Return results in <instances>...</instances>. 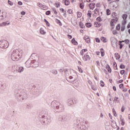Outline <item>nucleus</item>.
Returning a JSON list of instances; mask_svg holds the SVG:
<instances>
[{
  "label": "nucleus",
  "instance_id": "1",
  "mask_svg": "<svg viewBox=\"0 0 130 130\" xmlns=\"http://www.w3.org/2000/svg\"><path fill=\"white\" fill-rule=\"evenodd\" d=\"M15 96L18 101H22L23 100H26L28 98V95L26 91L23 88H17L15 90Z\"/></svg>",
  "mask_w": 130,
  "mask_h": 130
},
{
  "label": "nucleus",
  "instance_id": "2",
  "mask_svg": "<svg viewBox=\"0 0 130 130\" xmlns=\"http://www.w3.org/2000/svg\"><path fill=\"white\" fill-rule=\"evenodd\" d=\"M23 54H24V52L22 50L20 49H15L11 54V59L13 61H17V60L22 58Z\"/></svg>",
  "mask_w": 130,
  "mask_h": 130
},
{
  "label": "nucleus",
  "instance_id": "3",
  "mask_svg": "<svg viewBox=\"0 0 130 130\" xmlns=\"http://www.w3.org/2000/svg\"><path fill=\"white\" fill-rule=\"evenodd\" d=\"M40 115L41 116L40 121L42 124L45 125H47L50 123L51 120L50 119V117L44 111H42L40 113Z\"/></svg>",
  "mask_w": 130,
  "mask_h": 130
},
{
  "label": "nucleus",
  "instance_id": "4",
  "mask_svg": "<svg viewBox=\"0 0 130 130\" xmlns=\"http://www.w3.org/2000/svg\"><path fill=\"white\" fill-rule=\"evenodd\" d=\"M74 125L77 127V128L82 130H86L88 129V124L86 121H80V120H76L74 121Z\"/></svg>",
  "mask_w": 130,
  "mask_h": 130
},
{
  "label": "nucleus",
  "instance_id": "5",
  "mask_svg": "<svg viewBox=\"0 0 130 130\" xmlns=\"http://www.w3.org/2000/svg\"><path fill=\"white\" fill-rule=\"evenodd\" d=\"M0 47L1 48H8L9 47V42L6 40H2L0 41Z\"/></svg>",
  "mask_w": 130,
  "mask_h": 130
},
{
  "label": "nucleus",
  "instance_id": "6",
  "mask_svg": "<svg viewBox=\"0 0 130 130\" xmlns=\"http://www.w3.org/2000/svg\"><path fill=\"white\" fill-rule=\"evenodd\" d=\"M58 105H59V102L56 101H53L51 104V107L54 111H56Z\"/></svg>",
  "mask_w": 130,
  "mask_h": 130
},
{
  "label": "nucleus",
  "instance_id": "7",
  "mask_svg": "<svg viewBox=\"0 0 130 130\" xmlns=\"http://www.w3.org/2000/svg\"><path fill=\"white\" fill-rule=\"evenodd\" d=\"M63 110H64V106L59 103L58 108H57V110H56V112H62Z\"/></svg>",
  "mask_w": 130,
  "mask_h": 130
},
{
  "label": "nucleus",
  "instance_id": "8",
  "mask_svg": "<svg viewBox=\"0 0 130 130\" xmlns=\"http://www.w3.org/2000/svg\"><path fill=\"white\" fill-rule=\"evenodd\" d=\"M59 120L60 121H67L70 120V116L67 115H63L60 116Z\"/></svg>",
  "mask_w": 130,
  "mask_h": 130
},
{
  "label": "nucleus",
  "instance_id": "9",
  "mask_svg": "<svg viewBox=\"0 0 130 130\" xmlns=\"http://www.w3.org/2000/svg\"><path fill=\"white\" fill-rule=\"evenodd\" d=\"M32 62V60H30V59L27 60L25 63V67H26L27 68H31V67L33 68V64Z\"/></svg>",
  "mask_w": 130,
  "mask_h": 130
},
{
  "label": "nucleus",
  "instance_id": "10",
  "mask_svg": "<svg viewBox=\"0 0 130 130\" xmlns=\"http://www.w3.org/2000/svg\"><path fill=\"white\" fill-rule=\"evenodd\" d=\"M14 72H18V73H23L24 72V67L22 66H17L16 67V71H14Z\"/></svg>",
  "mask_w": 130,
  "mask_h": 130
},
{
  "label": "nucleus",
  "instance_id": "11",
  "mask_svg": "<svg viewBox=\"0 0 130 130\" xmlns=\"http://www.w3.org/2000/svg\"><path fill=\"white\" fill-rule=\"evenodd\" d=\"M32 60V68H37L38 67H39V62H38V61H36V60Z\"/></svg>",
  "mask_w": 130,
  "mask_h": 130
},
{
  "label": "nucleus",
  "instance_id": "12",
  "mask_svg": "<svg viewBox=\"0 0 130 130\" xmlns=\"http://www.w3.org/2000/svg\"><path fill=\"white\" fill-rule=\"evenodd\" d=\"M10 24V21H7L6 22H3L0 23V27H4V26H9Z\"/></svg>",
  "mask_w": 130,
  "mask_h": 130
},
{
  "label": "nucleus",
  "instance_id": "13",
  "mask_svg": "<svg viewBox=\"0 0 130 130\" xmlns=\"http://www.w3.org/2000/svg\"><path fill=\"white\" fill-rule=\"evenodd\" d=\"M38 6L39 8H41L42 10H46V9H47V7L46 6L43 5L41 3H38Z\"/></svg>",
  "mask_w": 130,
  "mask_h": 130
},
{
  "label": "nucleus",
  "instance_id": "14",
  "mask_svg": "<svg viewBox=\"0 0 130 130\" xmlns=\"http://www.w3.org/2000/svg\"><path fill=\"white\" fill-rule=\"evenodd\" d=\"M67 104L69 106H71V105H74V101L72 99H69L67 100Z\"/></svg>",
  "mask_w": 130,
  "mask_h": 130
},
{
  "label": "nucleus",
  "instance_id": "15",
  "mask_svg": "<svg viewBox=\"0 0 130 130\" xmlns=\"http://www.w3.org/2000/svg\"><path fill=\"white\" fill-rule=\"evenodd\" d=\"M83 39L85 40L87 43H90V42H91V40L90 39V38L88 36H85L83 38Z\"/></svg>",
  "mask_w": 130,
  "mask_h": 130
},
{
  "label": "nucleus",
  "instance_id": "16",
  "mask_svg": "<svg viewBox=\"0 0 130 130\" xmlns=\"http://www.w3.org/2000/svg\"><path fill=\"white\" fill-rule=\"evenodd\" d=\"M90 58H91L88 55H85L83 57V60H84V61H87V60H90Z\"/></svg>",
  "mask_w": 130,
  "mask_h": 130
},
{
  "label": "nucleus",
  "instance_id": "17",
  "mask_svg": "<svg viewBox=\"0 0 130 130\" xmlns=\"http://www.w3.org/2000/svg\"><path fill=\"white\" fill-rule=\"evenodd\" d=\"M70 72H71L70 70L67 69H64V73L66 77H68V76H70Z\"/></svg>",
  "mask_w": 130,
  "mask_h": 130
},
{
  "label": "nucleus",
  "instance_id": "18",
  "mask_svg": "<svg viewBox=\"0 0 130 130\" xmlns=\"http://www.w3.org/2000/svg\"><path fill=\"white\" fill-rule=\"evenodd\" d=\"M89 7L91 10H94L95 8V3L89 4Z\"/></svg>",
  "mask_w": 130,
  "mask_h": 130
},
{
  "label": "nucleus",
  "instance_id": "19",
  "mask_svg": "<svg viewBox=\"0 0 130 130\" xmlns=\"http://www.w3.org/2000/svg\"><path fill=\"white\" fill-rule=\"evenodd\" d=\"M1 16H3V19H5V18H7V16H8V14L6 12H3L2 14H1Z\"/></svg>",
  "mask_w": 130,
  "mask_h": 130
},
{
  "label": "nucleus",
  "instance_id": "20",
  "mask_svg": "<svg viewBox=\"0 0 130 130\" xmlns=\"http://www.w3.org/2000/svg\"><path fill=\"white\" fill-rule=\"evenodd\" d=\"M94 26H95V27H100V26H101V23H100V22H95Z\"/></svg>",
  "mask_w": 130,
  "mask_h": 130
},
{
  "label": "nucleus",
  "instance_id": "21",
  "mask_svg": "<svg viewBox=\"0 0 130 130\" xmlns=\"http://www.w3.org/2000/svg\"><path fill=\"white\" fill-rule=\"evenodd\" d=\"M88 50H87V49H84L81 50V51L80 52V54L81 55L83 56L84 55V53H85V52H86Z\"/></svg>",
  "mask_w": 130,
  "mask_h": 130
},
{
  "label": "nucleus",
  "instance_id": "22",
  "mask_svg": "<svg viewBox=\"0 0 130 130\" xmlns=\"http://www.w3.org/2000/svg\"><path fill=\"white\" fill-rule=\"evenodd\" d=\"M40 34H42V35H45V34H46V33L45 31H44V29H43V28H40Z\"/></svg>",
  "mask_w": 130,
  "mask_h": 130
},
{
  "label": "nucleus",
  "instance_id": "23",
  "mask_svg": "<svg viewBox=\"0 0 130 130\" xmlns=\"http://www.w3.org/2000/svg\"><path fill=\"white\" fill-rule=\"evenodd\" d=\"M115 56L116 57V59H119V58H120V55H119L118 53H115Z\"/></svg>",
  "mask_w": 130,
  "mask_h": 130
},
{
  "label": "nucleus",
  "instance_id": "24",
  "mask_svg": "<svg viewBox=\"0 0 130 130\" xmlns=\"http://www.w3.org/2000/svg\"><path fill=\"white\" fill-rule=\"evenodd\" d=\"M122 116H121V118H120V121L121 122V125H123L124 124H125V122H124V120L123 119H122Z\"/></svg>",
  "mask_w": 130,
  "mask_h": 130
},
{
  "label": "nucleus",
  "instance_id": "25",
  "mask_svg": "<svg viewBox=\"0 0 130 130\" xmlns=\"http://www.w3.org/2000/svg\"><path fill=\"white\" fill-rule=\"evenodd\" d=\"M72 43H73V44H74V45H78V42L76 41L75 39H73L72 40Z\"/></svg>",
  "mask_w": 130,
  "mask_h": 130
},
{
  "label": "nucleus",
  "instance_id": "26",
  "mask_svg": "<svg viewBox=\"0 0 130 130\" xmlns=\"http://www.w3.org/2000/svg\"><path fill=\"white\" fill-rule=\"evenodd\" d=\"M51 73L53 74V75H57V71L56 70H51Z\"/></svg>",
  "mask_w": 130,
  "mask_h": 130
},
{
  "label": "nucleus",
  "instance_id": "27",
  "mask_svg": "<svg viewBox=\"0 0 130 130\" xmlns=\"http://www.w3.org/2000/svg\"><path fill=\"white\" fill-rule=\"evenodd\" d=\"M115 103H118V102H119V100H118V97H115V98L114 99V101H113Z\"/></svg>",
  "mask_w": 130,
  "mask_h": 130
},
{
  "label": "nucleus",
  "instance_id": "28",
  "mask_svg": "<svg viewBox=\"0 0 130 130\" xmlns=\"http://www.w3.org/2000/svg\"><path fill=\"white\" fill-rule=\"evenodd\" d=\"M55 22L56 23H57V24H59V26H61V22H60V20L57 19H55Z\"/></svg>",
  "mask_w": 130,
  "mask_h": 130
},
{
  "label": "nucleus",
  "instance_id": "29",
  "mask_svg": "<svg viewBox=\"0 0 130 130\" xmlns=\"http://www.w3.org/2000/svg\"><path fill=\"white\" fill-rule=\"evenodd\" d=\"M122 17L123 20H126V19H127V15H126V14H123L122 15Z\"/></svg>",
  "mask_w": 130,
  "mask_h": 130
},
{
  "label": "nucleus",
  "instance_id": "30",
  "mask_svg": "<svg viewBox=\"0 0 130 130\" xmlns=\"http://www.w3.org/2000/svg\"><path fill=\"white\" fill-rule=\"evenodd\" d=\"M79 26L80 28H85V25H84V23H82L81 22H80Z\"/></svg>",
  "mask_w": 130,
  "mask_h": 130
},
{
  "label": "nucleus",
  "instance_id": "31",
  "mask_svg": "<svg viewBox=\"0 0 130 130\" xmlns=\"http://www.w3.org/2000/svg\"><path fill=\"white\" fill-rule=\"evenodd\" d=\"M85 26H86V27H87L88 28H90L92 26V24L90 23H86L85 24Z\"/></svg>",
  "mask_w": 130,
  "mask_h": 130
},
{
  "label": "nucleus",
  "instance_id": "32",
  "mask_svg": "<svg viewBox=\"0 0 130 130\" xmlns=\"http://www.w3.org/2000/svg\"><path fill=\"white\" fill-rule=\"evenodd\" d=\"M44 22L46 23V25L49 27V26H50V24L49 23V22H48V21H47V20L45 19H44Z\"/></svg>",
  "mask_w": 130,
  "mask_h": 130
},
{
  "label": "nucleus",
  "instance_id": "33",
  "mask_svg": "<svg viewBox=\"0 0 130 130\" xmlns=\"http://www.w3.org/2000/svg\"><path fill=\"white\" fill-rule=\"evenodd\" d=\"M82 17V13L80 12H77V17L81 18Z\"/></svg>",
  "mask_w": 130,
  "mask_h": 130
},
{
  "label": "nucleus",
  "instance_id": "34",
  "mask_svg": "<svg viewBox=\"0 0 130 130\" xmlns=\"http://www.w3.org/2000/svg\"><path fill=\"white\" fill-rule=\"evenodd\" d=\"M64 4H65V6H69V5H70V1L66 0L64 1Z\"/></svg>",
  "mask_w": 130,
  "mask_h": 130
},
{
  "label": "nucleus",
  "instance_id": "35",
  "mask_svg": "<svg viewBox=\"0 0 130 130\" xmlns=\"http://www.w3.org/2000/svg\"><path fill=\"white\" fill-rule=\"evenodd\" d=\"M101 40L103 41V42H106V38L102 37L101 38Z\"/></svg>",
  "mask_w": 130,
  "mask_h": 130
},
{
  "label": "nucleus",
  "instance_id": "36",
  "mask_svg": "<svg viewBox=\"0 0 130 130\" xmlns=\"http://www.w3.org/2000/svg\"><path fill=\"white\" fill-rule=\"evenodd\" d=\"M101 55L102 56H104L105 53H104V50H103V48L101 49Z\"/></svg>",
  "mask_w": 130,
  "mask_h": 130
},
{
  "label": "nucleus",
  "instance_id": "37",
  "mask_svg": "<svg viewBox=\"0 0 130 130\" xmlns=\"http://www.w3.org/2000/svg\"><path fill=\"white\" fill-rule=\"evenodd\" d=\"M122 42H125L126 44H128L129 43V40L128 39H126L124 41H122Z\"/></svg>",
  "mask_w": 130,
  "mask_h": 130
},
{
  "label": "nucleus",
  "instance_id": "38",
  "mask_svg": "<svg viewBox=\"0 0 130 130\" xmlns=\"http://www.w3.org/2000/svg\"><path fill=\"white\" fill-rule=\"evenodd\" d=\"M80 8L83 10L84 9V3H80Z\"/></svg>",
  "mask_w": 130,
  "mask_h": 130
},
{
  "label": "nucleus",
  "instance_id": "39",
  "mask_svg": "<svg viewBox=\"0 0 130 130\" xmlns=\"http://www.w3.org/2000/svg\"><path fill=\"white\" fill-rule=\"evenodd\" d=\"M107 69L109 73H111V68H110V67L109 66H108L107 67Z\"/></svg>",
  "mask_w": 130,
  "mask_h": 130
},
{
  "label": "nucleus",
  "instance_id": "40",
  "mask_svg": "<svg viewBox=\"0 0 130 130\" xmlns=\"http://www.w3.org/2000/svg\"><path fill=\"white\" fill-rule=\"evenodd\" d=\"M113 113L114 115V116L116 117L117 116V115L116 114V111H115V110L114 109H113Z\"/></svg>",
  "mask_w": 130,
  "mask_h": 130
},
{
  "label": "nucleus",
  "instance_id": "41",
  "mask_svg": "<svg viewBox=\"0 0 130 130\" xmlns=\"http://www.w3.org/2000/svg\"><path fill=\"white\" fill-rule=\"evenodd\" d=\"M116 30H117L118 31H119V30H120V25L118 24L116 27Z\"/></svg>",
  "mask_w": 130,
  "mask_h": 130
},
{
  "label": "nucleus",
  "instance_id": "42",
  "mask_svg": "<svg viewBox=\"0 0 130 130\" xmlns=\"http://www.w3.org/2000/svg\"><path fill=\"white\" fill-rule=\"evenodd\" d=\"M119 43V45H120V49H121V48H122V44H121V43H122V41H120Z\"/></svg>",
  "mask_w": 130,
  "mask_h": 130
},
{
  "label": "nucleus",
  "instance_id": "43",
  "mask_svg": "<svg viewBox=\"0 0 130 130\" xmlns=\"http://www.w3.org/2000/svg\"><path fill=\"white\" fill-rule=\"evenodd\" d=\"M122 24L123 26H125V24H126V20H123L122 21Z\"/></svg>",
  "mask_w": 130,
  "mask_h": 130
},
{
  "label": "nucleus",
  "instance_id": "44",
  "mask_svg": "<svg viewBox=\"0 0 130 130\" xmlns=\"http://www.w3.org/2000/svg\"><path fill=\"white\" fill-rule=\"evenodd\" d=\"M35 92H36L35 94H36V95H40V94H41V93L39 92V90H35Z\"/></svg>",
  "mask_w": 130,
  "mask_h": 130
},
{
  "label": "nucleus",
  "instance_id": "45",
  "mask_svg": "<svg viewBox=\"0 0 130 130\" xmlns=\"http://www.w3.org/2000/svg\"><path fill=\"white\" fill-rule=\"evenodd\" d=\"M125 29V25H123L121 27V31H123Z\"/></svg>",
  "mask_w": 130,
  "mask_h": 130
},
{
  "label": "nucleus",
  "instance_id": "46",
  "mask_svg": "<svg viewBox=\"0 0 130 130\" xmlns=\"http://www.w3.org/2000/svg\"><path fill=\"white\" fill-rule=\"evenodd\" d=\"M96 20L98 22H102V19L100 18V17H99L96 18Z\"/></svg>",
  "mask_w": 130,
  "mask_h": 130
},
{
  "label": "nucleus",
  "instance_id": "47",
  "mask_svg": "<svg viewBox=\"0 0 130 130\" xmlns=\"http://www.w3.org/2000/svg\"><path fill=\"white\" fill-rule=\"evenodd\" d=\"M91 88L92 89V90H94V91H96L97 90V87H96L94 85L91 86Z\"/></svg>",
  "mask_w": 130,
  "mask_h": 130
},
{
  "label": "nucleus",
  "instance_id": "48",
  "mask_svg": "<svg viewBox=\"0 0 130 130\" xmlns=\"http://www.w3.org/2000/svg\"><path fill=\"white\" fill-rule=\"evenodd\" d=\"M106 13H107V16H109V15H110V14H111L110 10L109 9H107Z\"/></svg>",
  "mask_w": 130,
  "mask_h": 130
},
{
  "label": "nucleus",
  "instance_id": "49",
  "mask_svg": "<svg viewBox=\"0 0 130 130\" xmlns=\"http://www.w3.org/2000/svg\"><path fill=\"white\" fill-rule=\"evenodd\" d=\"M8 3L9 4V5H10V6H13V5H14V3L13 2H12L11 1H10V0H9L8 1Z\"/></svg>",
  "mask_w": 130,
  "mask_h": 130
},
{
  "label": "nucleus",
  "instance_id": "50",
  "mask_svg": "<svg viewBox=\"0 0 130 130\" xmlns=\"http://www.w3.org/2000/svg\"><path fill=\"white\" fill-rule=\"evenodd\" d=\"M87 16H88V17H91V16H92V13H91V11H88V12L87 13Z\"/></svg>",
  "mask_w": 130,
  "mask_h": 130
},
{
  "label": "nucleus",
  "instance_id": "51",
  "mask_svg": "<svg viewBox=\"0 0 130 130\" xmlns=\"http://www.w3.org/2000/svg\"><path fill=\"white\" fill-rule=\"evenodd\" d=\"M100 85H101V87H104V82L103 81H101Z\"/></svg>",
  "mask_w": 130,
  "mask_h": 130
},
{
  "label": "nucleus",
  "instance_id": "52",
  "mask_svg": "<svg viewBox=\"0 0 130 130\" xmlns=\"http://www.w3.org/2000/svg\"><path fill=\"white\" fill-rule=\"evenodd\" d=\"M68 14H73V10L72 9H69L68 10Z\"/></svg>",
  "mask_w": 130,
  "mask_h": 130
},
{
  "label": "nucleus",
  "instance_id": "53",
  "mask_svg": "<svg viewBox=\"0 0 130 130\" xmlns=\"http://www.w3.org/2000/svg\"><path fill=\"white\" fill-rule=\"evenodd\" d=\"M120 69H125V66L123 64H121L120 66Z\"/></svg>",
  "mask_w": 130,
  "mask_h": 130
},
{
  "label": "nucleus",
  "instance_id": "54",
  "mask_svg": "<svg viewBox=\"0 0 130 130\" xmlns=\"http://www.w3.org/2000/svg\"><path fill=\"white\" fill-rule=\"evenodd\" d=\"M117 21V18L115 19H112L111 22H112L113 23H114V22H116Z\"/></svg>",
  "mask_w": 130,
  "mask_h": 130
},
{
  "label": "nucleus",
  "instance_id": "55",
  "mask_svg": "<svg viewBox=\"0 0 130 130\" xmlns=\"http://www.w3.org/2000/svg\"><path fill=\"white\" fill-rule=\"evenodd\" d=\"M124 110H125V109L124 108V107L122 106L121 109V111L122 112H124Z\"/></svg>",
  "mask_w": 130,
  "mask_h": 130
},
{
  "label": "nucleus",
  "instance_id": "56",
  "mask_svg": "<svg viewBox=\"0 0 130 130\" xmlns=\"http://www.w3.org/2000/svg\"><path fill=\"white\" fill-rule=\"evenodd\" d=\"M46 15H47V16H48V15H50V11H46Z\"/></svg>",
  "mask_w": 130,
  "mask_h": 130
},
{
  "label": "nucleus",
  "instance_id": "57",
  "mask_svg": "<svg viewBox=\"0 0 130 130\" xmlns=\"http://www.w3.org/2000/svg\"><path fill=\"white\" fill-rule=\"evenodd\" d=\"M119 88H120V89H122V88H123V84H122V83L120 84L119 85Z\"/></svg>",
  "mask_w": 130,
  "mask_h": 130
},
{
  "label": "nucleus",
  "instance_id": "58",
  "mask_svg": "<svg viewBox=\"0 0 130 130\" xmlns=\"http://www.w3.org/2000/svg\"><path fill=\"white\" fill-rule=\"evenodd\" d=\"M113 34L114 35H116V34H117V32L116 31V30H113Z\"/></svg>",
  "mask_w": 130,
  "mask_h": 130
},
{
  "label": "nucleus",
  "instance_id": "59",
  "mask_svg": "<svg viewBox=\"0 0 130 130\" xmlns=\"http://www.w3.org/2000/svg\"><path fill=\"white\" fill-rule=\"evenodd\" d=\"M78 70L80 73H83V70H82V69H81V68L78 67Z\"/></svg>",
  "mask_w": 130,
  "mask_h": 130
},
{
  "label": "nucleus",
  "instance_id": "60",
  "mask_svg": "<svg viewBox=\"0 0 130 130\" xmlns=\"http://www.w3.org/2000/svg\"><path fill=\"white\" fill-rule=\"evenodd\" d=\"M59 72L60 73H63V72H64V69H60L59 70Z\"/></svg>",
  "mask_w": 130,
  "mask_h": 130
},
{
  "label": "nucleus",
  "instance_id": "61",
  "mask_svg": "<svg viewBox=\"0 0 130 130\" xmlns=\"http://www.w3.org/2000/svg\"><path fill=\"white\" fill-rule=\"evenodd\" d=\"M120 73L121 75H123V74H124V70H121Z\"/></svg>",
  "mask_w": 130,
  "mask_h": 130
},
{
  "label": "nucleus",
  "instance_id": "62",
  "mask_svg": "<svg viewBox=\"0 0 130 130\" xmlns=\"http://www.w3.org/2000/svg\"><path fill=\"white\" fill-rule=\"evenodd\" d=\"M18 4L19 5V6H22V5H23V3H22V2H18Z\"/></svg>",
  "mask_w": 130,
  "mask_h": 130
},
{
  "label": "nucleus",
  "instance_id": "63",
  "mask_svg": "<svg viewBox=\"0 0 130 130\" xmlns=\"http://www.w3.org/2000/svg\"><path fill=\"white\" fill-rule=\"evenodd\" d=\"M95 40H96V42H100V39H99V38H95Z\"/></svg>",
  "mask_w": 130,
  "mask_h": 130
},
{
  "label": "nucleus",
  "instance_id": "64",
  "mask_svg": "<svg viewBox=\"0 0 130 130\" xmlns=\"http://www.w3.org/2000/svg\"><path fill=\"white\" fill-rule=\"evenodd\" d=\"M94 12L95 13V14H96V12H99V9H95L94 10Z\"/></svg>",
  "mask_w": 130,
  "mask_h": 130
}]
</instances>
